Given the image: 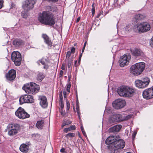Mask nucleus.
<instances>
[{
  "mask_svg": "<svg viewBox=\"0 0 153 153\" xmlns=\"http://www.w3.org/2000/svg\"><path fill=\"white\" fill-rule=\"evenodd\" d=\"M73 108L74 110L75 111H76L77 113V114L78 115V117L79 119H80V112L79 111V106H73Z\"/></svg>",
  "mask_w": 153,
  "mask_h": 153,
  "instance_id": "obj_31",
  "label": "nucleus"
},
{
  "mask_svg": "<svg viewBox=\"0 0 153 153\" xmlns=\"http://www.w3.org/2000/svg\"><path fill=\"white\" fill-rule=\"evenodd\" d=\"M123 116L120 114H116L112 115L111 117V120L112 122L123 121Z\"/></svg>",
  "mask_w": 153,
  "mask_h": 153,
  "instance_id": "obj_17",
  "label": "nucleus"
},
{
  "mask_svg": "<svg viewBox=\"0 0 153 153\" xmlns=\"http://www.w3.org/2000/svg\"><path fill=\"white\" fill-rule=\"evenodd\" d=\"M36 2V0H25L23 3L22 7L25 11H29L33 8Z\"/></svg>",
  "mask_w": 153,
  "mask_h": 153,
  "instance_id": "obj_7",
  "label": "nucleus"
},
{
  "mask_svg": "<svg viewBox=\"0 0 153 153\" xmlns=\"http://www.w3.org/2000/svg\"><path fill=\"white\" fill-rule=\"evenodd\" d=\"M131 51L132 54L135 56H142L143 54V52L138 48L131 49Z\"/></svg>",
  "mask_w": 153,
  "mask_h": 153,
  "instance_id": "obj_18",
  "label": "nucleus"
},
{
  "mask_svg": "<svg viewBox=\"0 0 153 153\" xmlns=\"http://www.w3.org/2000/svg\"><path fill=\"white\" fill-rule=\"evenodd\" d=\"M80 20V17H78L76 20V22H78Z\"/></svg>",
  "mask_w": 153,
  "mask_h": 153,
  "instance_id": "obj_58",
  "label": "nucleus"
},
{
  "mask_svg": "<svg viewBox=\"0 0 153 153\" xmlns=\"http://www.w3.org/2000/svg\"><path fill=\"white\" fill-rule=\"evenodd\" d=\"M111 153H118V152H117V150H114V152H113V151H112L111 152Z\"/></svg>",
  "mask_w": 153,
  "mask_h": 153,
  "instance_id": "obj_59",
  "label": "nucleus"
},
{
  "mask_svg": "<svg viewBox=\"0 0 153 153\" xmlns=\"http://www.w3.org/2000/svg\"><path fill=\"white\" fill-rule=\"evenodd\" d=\"M64 106H60V109H61L60 112L61 115L63 116H64L66 114V112L65 111L63 110Z\"/></svg>",
  "mask_w": 153,
  "mask_h": 153,
  "instance_id": "obj_38",
  "label": "nucleus"
},
{
  "mask_svg": "<svg viewBox=\"0 0 153 153\" xmlns=\"http://www.w3.org/2000/svg\"><path fill=\"white\" fill-rule=\"evenodd\" d=\"M45 77V76L42 73H39L37 76V79L40 81L42 80Z\"/></svg>",
  "mask_w": 153,
  "mask_h": 153,
  "instance_id": "obj_33",
  "label": "nucleus"
},
{
  "mask_svg": "<svg viewBox=\"0 0 153 153\" xmlns=\"http://www.w3.org/2000/svg\"><path fill=\"white\" fill-rule=\"evenodd\" d=\"M122 128L120 125H117L111 127L109 129V132H116L119 131Z\"/></svg>",
  "mask_w": 153,
  "mask_h": 153,
  "instance_id": "obj_23",
  "label": "nucleus"
},
{
  "mask_svg": "<svg viewBox=\"0 0 153 153\" xmlns=\"http://www.w3.org/2000/svg\"><path fill=\"white\" fill-rule=\"evenodd\" d=\"M86 43H87V42H85L84 43V46L83 47H85V46H86Z\"/></svg>",
  "mask_w": 153,
  "mask_h": 153,
  "instance_id": "obj_63",
  "label": "nucleus"
},
{
  "mask_svg": "<svg viewBox=\"0 0 153 153\" xmlns=\"http://www.w3.org/2000/svg\"><path fill=\"white\" fill-rule=\"evenodd\" d=\"M127 90H128V88H126V86L123 85L120 86L117 89V92L120 96L126 97V94Z\"/></svg>",
  "mask_w": 153,
  "mask_h": 153,
  "instance_id": "obj_14",
  "label": "nucleus"
},
{
  "mask_svg": "<svg viewBox=\"0 0 153 153\" xmlns=\"http://www.w3.org/2000/svg\"><path fill=\"white\" fill-rule=\"evenodd\" d=\"M39 85L33 82L26 84L22 87V89L26 93L30 94L36 93L39 91Z\"/></svg>",
  "mask_w": 153,
  "mask_h": 153,
  "instance_id": "obj_2",
  "label": "nucleus"
},
{
  "mask_svg": "<svg viewBox=\"0 0 153 153\" xmlns=\"http://www.w3.org/2000/svg\"><path fill=\"white\" fill-rule=\"evenodd\" d=\"M150 44L151 46L153 48V37L151 38V39Z\"/></svg>",
  "mask_w": 153,
  "mask_h": 153,
  "instance_id": "obj_45",
  "label": "nucleus"
},
{
  "mask_svg": "<svg viewBox=\"0 0 153 153\" xmlns=\"http://www.w3.org/2000/svg\"><path fill=\"white\" fill-rule=\"evenodd\" d=\"M71 86V85L70 83L67 84L66 85V90L69 93L70 92V89Z\"/></svg>",
  "mask_w": 153,
  "mask_h": 153,
  "instance_id": "obj_41",
  "label": "nucleus"
},
{
  "mask_svg": "<svg viewBox=\"0 0 153 153\" xmlns=\"http://www.w3.org/2000/svg\"><path fill=\"white\" fill-rule=\"evenodd\" d=\"M75 135V134L74 133H69L66 135L65 137H66L67 138L69 137L72 138L74 137Z\"/></svg>",
  "mask_w": 153,
  "mask_h": 153,
  "instance_id": "obj_36",
  "label": "nucleus"
},
{
  "mask_svg": "<svg viewBox=\"0 0 153 153\" xmlns=\"http://www.w3.org/2000/svg\"><path fill=\"white\" fill-rule=\"evenodd\" d=\"M126 102L124 100L118 99L114 101L112 103V105H126Z\"/></svg>",
  "mask_w": 153,
  "mask_h": 153,
  "instance_id": "obj_21",
  "label": "nucleus"
},
{
  "mask_svg": "<svg viewBox=\"0 0 153 153\" xmlns=\"http://www.w3.org/2000/svg\"><path fill=\"white\" fill-rule=\"evenodd\" d=\"M143 96L144 98L146 99L153 98V86L145 89L143 92Z\"/></svg>",
  "mask_w": 153,
  "mask_h": 153,
  "instance_id": "obj_11",
  "label": "nucleus"
},
{
  "mask_svg": "<svg viewBox=\"0 0 153 153\" xmlns=\"http://www.w3.org/2000/svg\"><path fill=\"white\" fill-rule=\"evenodd\" d=\"M16 76V72L14 69L10 70L6 75L7 79L9 81H11L14 79Z\"/></svg>",
  "mask_w": 153,
  "mask_h": 153,
  "instance_id": "obj_15",
  "label": "nucleus"
},
{
  "mask_svg": "<svg viewBox=\"0 0 153 153\" xmlns=\"http://www.w3.org/2000/svg\"><path fill=\"white\" fill-rule=\"evenodd\" d=\"M108 110V111H109V112H111V109H108V107H105V110Z\"/></svg>",
  "mask_w": 153,
  "mask_h": 153,
  "instance_id": "obj_56",
  "label": "nucleus"
},
{
  "mask_svg": "<svg viewBox=\"0 0 153 153\" xmlns=\"http://www.w3.org/2000/svg\"><path fill=\"white\" fill-rule=\"evenodd\" d=\"M71 54V53L70 52V51H69L67 52L66 55V58H69L70 57Z\"/></svg>",
  "mask_w": 153,
  "mask_h": 153,
  "instance_id": "obj_44",
  "label": "nucleus"
},
{
  "mask_svg": "<svg viewBox=\"0 0 153 153\" xmlns=\"http://www.w3.org/2000/svg\"><path fill=\"white\" fill-rule=\"evenodd\" d=\"M65 68V66L64 64H62L61 67V69L62 70H64Z\"/></svg>",
  "mask_w": 153,
  "mask_h": 153,
  "instance_id": "obj_49",
  "label": "nucleus"
},
{
  "mask_svg": "<svg viewBox=\"0 0 153 153\" xmlns=\"http://www.w3.org/2000/svg\"><path fill=\"white\" fill-rule=\"evenodd\" d=\"M71 121L68 120L66 121H64L61 127L62 128H63L66 125H68L71 124Z\"/></svg>",
  "mask_w": 153,
  "mask_h": 153,
  "instance_id": "obj_32",
  "label": "nucleus"
},
{
  "mask_svg": "<svg viewBox=\"0 0 153 153\" xmlns=\"http://www.w3.org/2000/svg\"><path fill=\"white\" fill-rule=\"evenodd\" d=\"M20 151L24 153H27L29 151V146L25 144H22L19 147Z\"/></svg>",
  "mask_w": 153,
  "mask_h": 153,
  "instance_id": "obj_20",
  "label": "nucleus"
},
{
  "mask_svg": "<svg viewBox=\"0 0 153 153\" xmlns=\"http://www.w3.org/2000/svg\"><path fill=\"white\" fill-rule=\"evenodd\" d=\"M12 60L14 62L15 65L19 66L21 63L22 57L20 53L18 51H13L11 54Z\"/></svg>",
  "mask_w": 153,
  "mask_h": 153,
  "instance_id": "obj_8",
  "label": "nucleus"
},
{
  "mask_svg": "<svg viewBox=\"0 0 153 153\" xmlns=\"http://www.w3.org/2000/svg\"><path fill=\"white\" fill-rule=\"evenodd\" d=\"M145 63L143 62L137 63L132 65L130 68V72L135 76L140 74L145 68Z\"/></svg>",
  "mask_w": 153,
  "mask_h": 153,
  "instance_id": "obj_3",
  "label": "nucleus"
},
{
  "mask_svg": "<svg viewBox=\"0 0 153 153\" xmlns=\"http://www.w3.org/2000/svg\"><path fill=\"white\" fill-rule=\"evenodd\" d=\"M58 1V0H50V2H52L53 3L57 2Z\"/></svg>",
  "mask_w": 153,
  "mask_h": 153,
  "instance_id": "obj_50",
  "label": "nucleus"
},
{
  "mask_svg": "<svg viewBox=\"0 0 153 153\" xmlns=\"http://www.w3.org/2000/svg\"><path fill=\"white\" fill-rule=\"evenodd\" d=\"M119 137L118 135L110 136L106 140L105 143L107 145L112 144L113 145L118 140Z\"/></svg>",
  "mask_w": 153,
  "mask_h": 153,
  "instance_id": "obj_12",
  "label": "nucleus"
},
{
  "mask_svg": "<svg viewBox=\"0 0 153 153\" xmlns=\"http://www.w3.org/2000/svg\"><path fill=\"white\" fill-rule=\"evenodd\" d=\"M81 129L82 131H84V128L83 126H81Z\"/></svg>",
  "mask_w": 153,
  "mask_h": 153,
  "instance_id": "obj_61",
  "label": "nucleus"
},
{
  "mask_svg": "<svg viewBox=\"0 0 153 153\" xmlns=\"http://www.w3.org/2000/svg\"><path fill=\"white\" fill-rule=\"evenodd\" d=\"M38 19L41 23L45 25L52 26L55 23L54 16L48 11H44L39 14Z\"/></svg>",
  "mask_w": 153,
  "mask_h": 153,
  "instance_id": "obj_1",
  "label": "nucleus"
},
{
  "mask_svg": "<svg viewBox=\"0 0 153 153\" xmlns=\"http://www.w3.org/2000/svg\"><path fill=\"white\" fill-rule=\"evenodd\" d=\"M92 13L93 16H94L95 13V9L94 7V3H93L92 5Z\"/></svg>",
  "mask_w": 153,
  "mask_h": 153,
  "instance_id": "obj_40",
  "label": "nucleus"
},
{
  "mask_svg": "<svg viewBox=\"0 0 153 153\" xmlns=\"http://www.w3.org/2000/svg\"><path fill=\"white\" fill-rule=\"evenodd\" d=\"M132 114H128L127 115L123 117V121L129 119L132 117Z\"/></svg>",
  "mask_w": 153,
  "mask_h": 153,
  "instance_id": "obj_34",
  "label": "nucleus"
},
{
  "mask_svg": "<svg viewBox=\"0 0 153 153\" xmlns=\"http://www.w3.org/2000/svg\"><path fill=\"white\" fill-rule=\"evenodd\" d=\"M85 47H83V48L82 50V53H83V52H84V51L85 50Z\"/></svg>",
  "mask_w": 153,
  "mask_h": 153,
  "instance_id": "obj_62",
  "label": "nucleus"
},
{
  "mask_svg": "<svg viewBox=\"0 0 153 153\" xmlns=\"http://www.w3.org/2000/svg\"><path fill=\"white\" fill-rule=\"evenodd\" d=\"M131 59V56L129 55L122 56L119 61L120 66L123 67L128 65Z\"/></svg>",
  "mask_w": 153,
  "mask_h": 153,
  "instance_id": "obj_10",
  "label": "nucleus"
},
{
  "mask_svg": "<svg viewBox=\"0 0 153 153\" xmlns=\"http://www.w3.org/2000/svg\"><path fill=\"white\" fill-rule=\"evenodd\" d=\"M44 125V122L43 120L38 121L36 124L37 127L39 129H41L42 128Z\"/></svg>",
  "mask_w": 153,
  "mask_h": 153,
  "instance_id": "obj_25",
  "label": "nucleus"
},
{
  "mask_svg": "<svg viewBox=\"0 0 153 153\" xmlns=\"http://www.w3.org/2000/svg\"><path fill=\"white\" fill-rule=\"evenodd\" d=\"M63 94H64V97H65V98H66V93L65 91H63Z\"/></svg>",
  "mask_w": 153,
  "mask_h": 153,
  "instance_id": "obj_52",
  "label": "nucleus"
},
{
  "mask_svg": "<svg viewBox=\"0 0 153 153\" xmlns=\"http://www.w3.org/2000/svg\"><path fill=\"white\" fill-rule=\"evenodd\" d=\"M20 125L18 124H9L7 126L8 134L10 136H13L18 133L20 128Z\"/></svg>",
  "mask_w": 153,
  "mask_h": 153,
  "instance_id": "obj_5",
  "label": "nucleus"
},
{
  "mask_svg": "<svg viewBox=\"0 0 153 153\" xmlns=\"http://www.w3.org/2000/svg\"><path fill=\"white\" fill-rule=\"evenodd\" d=\"M75 48L72 47L71 49V51L70 52L71 53H74L75 52Z\"/></svg>",
  "mask_w": 153,
  "mask_h": 153,
  "instance_id": "obj_46",
  "label": "nucleus"
},
{
  "mask_svg": "<svg viewBox=\"0 0 153 153\" xmlns=\"http://www.w3.org/2000/svg\"><path fill=\"white\" fill-rule=\"evenodd\" d=\"M63 74V72L62 70H61L59 73L60 76H62Z\"/></svg>",
  "mask_w": 153,
  "mask_h": 153,
  "instance_id": "obj_51",
  "label": "nucleus"
},
{
  "mask_svg": "<svg viewBox=\"0 0 153 153\" xmlns=\"http://www.w3.org/2000/svg\"><path fill=\"white\" fill-rule=\"evenodd\" d=\"M16 115L20 119H24L30 117V115L26 113L24 109L19 107L15 113Z\"/></svg>",
  "mask_w": 153,
  "mask_h": 153,
  "instance_id": "obj_9",
  "label": "nucleus"
},
{
  "mask_svg": "<svg viewBox=\"0 0 153 153\" xmlns=\"http://www.w3.org/2000/svg\"><path fill=\"white\" fill-rule=\"evenodd\" d=\"M39 62L43 65L44 69L47 70L48 68L49 67L48 64L50 62L48 59L43 57L37 62L39 65H40Z\"/></svg>",
  "mask_w": 153,
  "mask_h": 153,
  "instance_id": "obj_16",
  "label": "nucleus"
},
{
  "mask_svg": "<svg viewBox=\"0 0 153 153\" xmlns=\"http://www.w3.org/2000/svg\"><path fill=\"white\" fill-rule=\"evenodd\" d=\"M80 61L79 60L78 62H77V61L76 60L75 61V64L74 65L76 67H77L79 66L80 64Z\"/></svg>",
  "mask_w": 153,
  "mask_h": 153,
  "instance_id": "obj_43",
  "label": "nucleus"
},
{
  "mask_svg": "<svg viewBox=\"0 0 153 153\" xmlns=\"http://www.w3.org/2000/svg\"><path fill=\"white\" fill-rule=\"evenodd\" d=\"M131 29V26L130 25H126L125 28V30L126 32H128Z\"/></svg>",
  "mask_w": 153,
  "mask_h": 153,
  "instance_id": "obj_39",
  "label": "nucleus"
},
{
  "mask_svg": "<svg viewBox=\"0 0 153 153\" xmlns=\"http://www.w3.org/2000/svg\"><path fill=\"white\" fill-rule=\"evenodd\" d=\"M150 79L148 77H145L142 80L137 79L135 82L136 87L140 88H143L147 87L149 84Z\"/></svg>",
  "mask_w": 153,
  "mask_h": 153,
  "instance_id": "obj_6",
  "label": "nucleus"
},
{
  "mask_svg": "<svg viewBox=\"0 0 153 153\" xmlns=\"http://www.w3.org/2000/svg\"><path fill=\"white\" fill-rule=\"evenodd\" d=\"M28 11H26L24 10V11H22L21 13L22 16L24 18H26L28 16L27 12Z\"/></svg>",
  "mask_w": 153,
  "mask_h": 153,
  "instance_id": "obj_35",
  "label": "nucleus"
},
{
  "mask_svg": "<svg viewBox=\"0 0 153 153\" xmlns=\"http://www.w3.org/2000/svg\"><path fill=\"white\" fill-rule=\"evenodd\" d=\"M146 16L145 14H139L136 15L135 18L138 20H142L145 18Z\"/></svg>",
  "mask_w": 153,
  "mask_h": 153,
  "instance_id": "obj_30",
  "label": "nucleus"
},
{
  "mask_svg": "<svg viewBox=\"0 0 153 153\" xmlns=\"http://www.w3.org/2000/svg\"><path fill=\"white\" fill-rule=\"evenodd\" d=\"M82 53H81L80 54L79 56V61L81 60V57L82 56Z\"/></svg>",
  "mask_w": 153,
  "mask_h": 153,
  "instance_id": "obj_53",
  "label": "nucleus"
},
{
  "mask_svg": "<svg viewBox=\"0 0 153 153\" xmlns=\"http://www.w3.org/2000/svg\"><path fill=\"white\" fill-rule=\"evenodd\" d=\"M59 103L60 104V105H64V103L62 101L63 97L62 94H60L59 95Z\"/></svg>",
  "mask_w": 153,
  "mask_h": 153,
  "instance_id": "obj_37",
  "label": "nucleus"
},
{
  "mask_svg": "<svg viewBox=\"0 0 153 153\" xmlns=\"http://www.w3.org/2000/svg\"><path fill=\"white\" fill-rule=\"evenodd\" d=\"M40 105H48V102L46 97L44 96H40L39 97Z\"/></svg>",
  "mask_w": 153,
  "mask_h": 153,
  "instance_id": "obj_19",
  "label": "nucleus"
},
{
  "mask_svg": "<svg viewBox=\"0 0 153 153\" xmlns=\"http://www.w3.org/2000/svg\"><path fill=\"white\" fill-rule=\"evenodd\" d=\"M3 0H0V9H1L3 7Z\"/></svg>",
  "mask_w": 153,
  "mask_h": 153,
  "instance_id": "obj_47",
  "label": "nucleus"
},
{
  "mask_svg": "<svg viewBox=\"0 0 153 153\" xmlns=\"http://www.w3.org/2000/svg\"><path fill=\"white\" fill-rule=\"evenodd\" d=\"M65 150V149L64 148H62L60 149V151L61 152H64Z\"/></svg>",
  "mask_w": 153,
  "mask_h": 153,
  "instance_id": "obj_55",
  "label": "nucleus"
},
{
  "mask_svg": "<svg viewBox=\"0 0 153 153\" xmlns=\"http://www.w3.org/2000/svg\"><path fill=\"white\" fill-rule=\"evenodd\" d=\"M66 104H67V105H70V103H69V102L67 101H66Z\"/></svg>",
  "mask_w": 153,
  "mask_h": 153,
  "instance_id": "obj_64",
  "label": "nucleus"
},
{
  "mask_svg": "<svg viewBox=\"0 0 153 153\" xmlns=\"http://www.w3.org/2000/svg\"><path fill=\"white\" fill-rule=\"evenodd\" d=\"M82 133H83V135L85 137H86V134L85 132V131H82Z\"/></svg>",
  "mask_w": 153,
  "mask_h": 153,
  "instance_id": "obj_54",
  "label": "nucleus"
},
{
  "mask_svg": "<svg viewBox=\"0 0 153 153\" xmlns=\"http://www.w3.org/2000/svg\"><path fill=\"white\" fill-rule=\"evenodd\" d=\"M125 146V143L124 140L119 138L118 140H117L116 142L113 145L115 150L123 149Z\"/></svg>",
  "mask_w": 153,
  "mask_h": 153,
  "instance_id": "obj_13",
  "label": "nucleus"
},
{
  "mask_svg": "<svg viewBox=\"0 0 153 153\" xmlns=\"http://www.w3.org/2000/svg\"><path fill=\"white\" fill-rule=\"evenodd\" d=\"M26 100L27 103H32L33 102L34 100L32 96L30 95H26Z\"/></svg>",
  "mask_w": 153,
  "mask_h": 153,
  "instance_id": "obj_26",
  "label": "nucleus"
},
{
  "mask_svg": "<svg viewBox=\"0 0 153 153\" xmlns=\"http://www.w3.org/2000/svg\"><path fill=\"white\" fill-rule=\"evenodd\" d=\"M150 28V25L148 23L142 22L137 23L134 25L133 30L136 32L142 33L149 31Z\"/></svg>",
  "mask_w": 153,
  "mask_h": 153,
  "instance_id": "obj_4",
  "label": "nucleus"
},
{
  "mask_svg": "<svg viewBox=\"0 0 153 153\" xmlns=\"http://www.w3.org/2000/svg\"><path fill=\"white\" fill-rule=\"evenodd\" d=\"M26 95L21 96L19 98V102L20 104H23L24 103H26L27 100H26Z\"/></svg>",
  "mask_w": 153,
  "mask_h": 153,
  "instance_id": "obj_28",
  "label": "nucleus"
},
{
  "mask_svg": "<svg viewBox=\"0 0 153 153\" xmlns=\"http://www.w3.org/2000/svg\"><path fill=\"white\" fill-rule=\"evenodd\" d=\"M71 64V62H69L68 64V68H70Z\"/></svg>",
  "mask_w": 153,
  "mask_h": 153,
  "instance_id": "obj_48",
  "label": "nucleus"
},
{
  "mask_svg": "<svg viewBox=\"0 0 153 153\" xmlns=\"http://www.w3.org/2000/svg\"><path fill=\"white\" fill-rule=\"evenodd\" d=\"M13 44L16 46H19L23 44V42L22 40L16 39L13 41Z\"/></svg>",
  "mask_w": 153,
  "mask_h": 153,
  "instance_id": "obj_27",
  "label": "nucleus"
},
{
  "mask_svg": "<svg viewBox=\"0 0 153 153\" xmlns=\"http://www.w3.org/2000/svg\"><path fill=\"white\" fill-rule=\"evenodd\" d=\"M114 108L117 109H119L123 108L124 106H113Z\"/></svg>",
  "mask_w": 153,
  "mask_h": 153,
  "instance_id": "obj_42",
  "label": "nucleus"
},
{
  "mask_svg": "<svg viewBox=\"0 0 153 153\" xmlns=\"http://www.w3.org/2000/svg\"><path fill=\"white\" fill-rule=\"evenodd\" d=\"M70 108V106H67V111H68L69 110Z\"/></svg>",
  "mask_w": 153,
  "mask_h": 153,
  "instance_id": "obj_60",
  "label": "nucleus"
},
{
  "mask_svg": "<svg viewBox=\"0 0 153 153\" xmlns=\"http://www.w3.org/2000/svg\"><path fill=\"white\" fill-rule=\"evenodd\" d=\"M76 129V127L75 125H71L68 128H65L63 129V131L65 133H67L68 131L71 130H74Z\"/></svg>",
  "mask_w": 153,
  "mask_h": 153,
  "instance_id": "obj_29",
  "label": "nucleus"
},
{
  "mask_svg": "<svg viewBox=\"0 0 153 153\" xmlns=\"http://www.w3.org/2000/svg\"><path fill=\"white\" fill-rule=\"evenodd\" d=\"M136 134V132H134L132 135V136L133 138H134L135 137V136Z\"/></svg>",
  "mask_w": 153,
  "mask_h": 153,
  "instance_id": "obj_57",
  "label": "nucleus"
},
{
  "mask_svg": "<svg viewBox=\"0 0 153 153\" xmlns=\"http://www.w3.org/2000/svg\"><path fill=\"white\" fill-rule=\"evenodd\" d=\"M128 90L126 91V97H131L132 96L135 92V90L132 88L126 86Z\"/></svg>",
  "mask_w": 153,
  "mask_h": 153,
  "instance_id": "obj_22",
  "label": "nucleus"
},
{
  "mask_svg": "<svg viewBox=\"0 0 153 153\" xmlns=\"http://www.w3.org/2000/svg\"><path fill=\"white\" fill-rule=\"evenodd\" d=\"M42 37L45 40V42L49 46L52 45V42L48 36L45 34H43Z\"/></svg>",
  "mask_w": 153,
  "mask_h": 153,
  "instance_id": "obj_24",
  "label": "nucleus"
}]
</instances>
